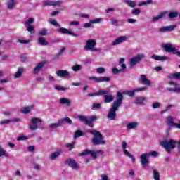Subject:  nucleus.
I'll return each mask as SVG.
<instances>
[{"mask_svg": "<svg viewBox=\"0 0 180 180\" xmlns=\"http://www.w3.org/2000/svg\"><path fill=\"white\" fill-rule=\"evenodd\" d=\"M43 121L40 118L34 117L31 120V122L28 124V127L32 130V131L34 130H37L39 129V126L37 125V123H41Z\"/></svg>", "mask_w": 180, "mask_h": 180, "instance_id": "8", "label": "nucleus"}, {"mask_svg": "<svg viewBox=\"0 0 180 180\" xmlns=\"http://www.w3.org/2000/svg\"><path fill=\"white\" fill-rule=\"evenodd\" d=\"M63 154V149L60 148L58 150L51 153L49 155V160L54 161V160H57L58 157H60Z\"/></svg>", "mask_w": 180, "mask_h": 180, "instance_id": "18", "label": "nucleus"}, {"mask_svg": "<svg viewBox=\"0 0 180 180\" xmlns=\"http://www.w3.org/2000/svg\"><path fill=\"white\" fill-rule=\"evenodd\" d=\"M150 4H153V0H148L146 1H143L139 4V6H143V5H150Z\"/></svg>", "mask_w": 180, "mask_h": 180, "instance_id": "47", "label": "nucleus"}, {"mask_svg": "<svg viewBox=\"0 0 180 180\" xmlns=\"http://www.w3.org/2000/svg\"><path fill=\"white\" fill-rule=\"evenodd\" d=\"M29 139V137L26 136H19L17 138V140L18 141H23V140H27Z\"/></svg>", "mask_w": 180, "mask_h": 180, "instance_id": "59", "label": "nucleus"}, {"mask_svg": "<svg viewBox=\"0 0 180 180\" xmlns=\"http://www.w3.org/2000/svg\"><path fill=\"white\" fill-rule=\"evenodd\" d=\"M168 78H169V79H180V72H176L170 75Z\"/></svg>", "mask_w": 180, "mask_h": 180, "instance_id": "38", "label": "nucleus"}, {"mask_svg": "<svg viewBox=\"0 0 180 180\" xmlns=\"http://www.w3.org/2000/svg\"><path fill=\"white\" fill-rule=\"evenodd\" d=\"M81 136H84V132H82V131L78 129L75 132L73 139L75 140V139H78V137H81Z\"/></svg>", "mask_w": 180, "mask_h": 180, "instance_id": "39", "label": "nucleus"}, {"mask_svg": "<svg viewBox=\"0 0 180 180\" xmlns=\"http://www.w3.org/2000/svg\"><path fill=\"white\" fill-rule=\"evenodd\" d=\"M53 1H44L43 5L44 6H52Z\"/></svg>", "mask_w": 180, "mask_h": 180, "instance_id": "61", "label": "nucleus"}, {"mask_svg": "<svg viewBox=\"0 0 180 180\" xmlns=\"http://www.w3.org/2000/svg\"><path fill=\"white\" fill-rule=\"evenodd\" d=\"M27 30V32H30V33H34L35 32L34 28L32 25L28 26Z\"/></svg>", "mask_w": 180, "mask_h": 180, "instance_id": "56", "label": "nucleus"}, {"mask_svg": "<svg viewBox=\"0 0 180 180\" xmlns=\"http://www.w3.org/2000/svg\"><path fill=\"white\" fill-rule=\"evenodd\" d=\"M71 68H72V71H74L75 72H77L81 71L82 70V65L76 64V65H72Z\"/></svg>", "mask_w": 180, "mask_h": 180, "instance_id": "37", "label": "nucleus"}, {"mask_svg": "<svg viewBox=\"0 0 180 180\" xmlns=\"http://www.w3.org/2000/svg\"><path fill=\"white\" fill-rule=\"evenodd\" d=\"M58 33H62V34H70V36H73V37H79V34L71 32L67 28L60 27L58 29Z\"/></svg>", "mask_w": 180, "mask_h": 180, "instance_id": "11", "label": "nucleus"}, {"mask_svg": "<svg viewBox=\"0 0 180 180\" xmlns=\"http://www.w3.org/2000/svg\"><path fill=\"white\" fill-rule=\"evenodd\" d=\"M62 124L60 123V120L58 121V122L51 123L49 125V129L51 130H54L56 129H58V127H61Z\"/></svg>", "mask_w": 180, "mask_h": 180, "instance_id": "28", "label": "nucleus"}, {"mask_svg": "<svg viewBox=\"0 0 180 180\" xmlns=\"http://www.w3.org/2000/svg\"><path fill=\"white\" fill-rule=\"evenodd\" d=\"M151 58L153 60H155V61H162L164 60H168V58L167 56H160L158 55H153L151 56Z\"/></svg>", "mask_w": 180, "mask_h": 180, "instance_id": "27", "label": "nucleus"}, {"mask_svg": "<svg viewBox=\"0 0 180 180\" xmlns=\"http://www.w3.org/2000/svg\"><path fill=\"white\" fill-rule=\"evenodd\" d=\"M64 51H65V47L61 48L60 51L56 54L55 56L56 58H58L59 57H61V56L64 54Z\"/></svg>", "mask_w": 180, "mask_h": 180, "instance_id": "42", "label": "nucleus"}, {"mask_svg": "<svg viewBox=\"0 0 180 180\" xmlns=\"http://www.w3.org/2000/svg\"><path fill=\"white\" fill-rule=\"evenodd\" d=\"M175 29H176V25H175L165 26L160 28L159 32H173Z\"/></svg>", "mask_w": 180, "mask_h": 180, "instance_id": "19", "label": "nucleus"}, {"mask_svg": "<svg viewBox=\"0 0 180 180\" xmlns=\"http://www.w3.org/2000/svg\"><path fill=\"white\" fill-rule=\"evenodd\" d=\"M54 89H56V91H67V89H68V88L63 87L61 86H55Z\"/></svg>", "mask_w": 180, "mask_h": 180, "instance_id": "49", "label": "nucleus"}, {"mask_svg": "<svg viewBox=\"0 0 180 180\" xmlns=\"http://www.w3.org/2000/svg\"><path fill=\"white\" fill-rule=\"evenodd\" d=\"M89 133L93 134V139L91 140L94 146H99L101 144H106V141L103 139V136L98 131L90 130Z\"/></svg>", "mask_w": 180, "mask_h": 180, "instance_id": "3", "label": "nucleus"}, {"mask_svg": "<svg viewBox=\"0 0 180 180\" xmlns=\"http://www.w3.org/2000/svg\"><path fill=\"white\" fill-rule=\"evenodd\" d=\"M146 101V97L140 96L135 99V105H141Z\"/></svg>", "mask_w": 180, "mask_h": 180, "instance_id": "32", "label": "nucleus"}, {"mask_svg": "<svg viewBox=\"0 0 180 180\" xmlns=\"http://www.w3.org/2000/svg\"><path fill=\"white\" fill-rule=\"evenodd\" d=\"M127 22H128V23L134 24V23H136V22H137V20L136 19H134V18H129L127 20Z\"/></svg>", "mask_w": 180, "mask_h": 180, "instance_id": "63", "label": "nucleus"}, {"mask_svg": "<svg viewBox=\"0 0 180 180\" xmlns=\"http://www.w3.org/2000/svg\"><path fill=\"white\" fill-rule=\"evenodd\" d=\"M167 13H168V11H167L160 13L158 15L159 18L162 19V18L165 17V15H167Z\"/></svg>", "mask_w": 180, "mask_h": 180, "instance_id": "52", "label": "nucleus"}, {"mask_svg": "<svg viewBox=\"0 0 180 180\" xmlns=\"http://www.w3.org/2000/svg\"><path fill=\"white\" fill-rule=\"evenodd\" d=\"M179 15V13L178 11H170L168 13L167 17L169 19H174L175 18H178Z\"/></svg>", "mask_w": 180, "mask_h": 180, "instance_id": "31", "label": "nucleus"}, {"mask_svg": "<svg viewBox=\"0 0 180 180\" xmlns=\"http://www.w3.org/2000/svg\"><path fill=\"white\" fill-rule=\"evenodd\" d=\"M25 69L23 68H18V71L14 74V78H20L22 77V74H23Z\"/></svg>", "mask_w": 180, "mask_h": 180, "instance_id": "29", "label": "nucleus"}, {"mask_svg": "<svg viewBox=\"0 0 180 180\" xmlns=\"http://www.w3.org/2000/svg\"><path fill=\"white\" fill-rule=\"evenodd\" d=\"M34 108V105H32L28 107H23L21 108V112L24 113L25 115H27V113H30V110Z\"/></svg>", "mask_w": 180, "mask_h": 180, "instance_id": "25", "label": "nucleus"}, {"mask_svg": "<svg viewBox=\"0 0 180 180\" xmlns=\"http://www.w3.org/2000/svg\"><path fill=\"white\" fill-rule=\"evenodd\" d=\"M15 6H16V1L15 0H8L6 8L8 11H12L15 9Z\"/></svg>", "mask_w": 180, "mask_h": 180, "instance_id": "20", "label": "nucleus"}, {"mask_svg": "<svg viewBox=\"0 0 180 180\" xmlns=\"http://www.w3.org/2000/svg\"><path fill=\"white\" fill-rule=\"evenodd\" d=\"M47 64V61L44 60L41 62H39L34 68L33 70V74L38 75L41 70L44 68V65Z\"/></svg>", "mask_w": 180, "mask_h": 180, "instance_id": "12", "label": "nucleus"}, {"mask_svg": "<svg viewBox=\"0 0 180 180\" xmlns=\"http://www.w3.org/2000/svg\"><path fill=\"white\" fill-rule=\"evenodd\" d=\"M141 91H147V87H139L131 91H128L127 92V95H128L130 97H133L134 96L136 92H141Z\"/></svg>", "mask_w": 180, "mask_h": 180, "instance_id": "17", "label": "nucleus"}, {"mask_svg": "<svg viewBox=\"0 0 180 180\" xmlns=\"http://www.w3.org/2000/svg\"><path fill=\"white\" fill-rule=\"evenodd\" d=\"M153 178L155 180H160V172L157 169L153 170Z\"/></svg>", "mask_w": 180, "mask_h": 180, "instance_id": "36", "label": "nucleus"}, {"mask_svg": "<svg viewBox=\"0 0 180 180\" xmlns=\"http://www.w3.org/2000/svg\"><path fill=\"white\" fill-rule=\"evenodd\" d=\"M60 120V123L62 124H64V123H68V124H71V123H72V120L71 119H70V117H67L63 119L59 120Z\"/></svg>", "mask_w": 180, "mask_h": 180, "instance_id": "34", "label": "nucleus"}, {"mask_svg": "<svg viewBox=\"0 0 180 180\" xmlns=\"http://www.w3.org/2000/svg\"><path fill=\"white\" fill-rule=\"evenodd\" d=\"M66 165H68L72 169H79V165L77 163V161L72 158L67 159L65 162Z\"/></svg>", "mask_w": 180, "mask_h": 180, "instance_id": "9", "label": "nucleus"}, {"mask_svg": "<svg viewBox=\"0 0 180 180\" xmlns=\"http://www.w3.org/2000/svg\"><path fill=\"white\" fill-rule=\"evenodd\" d=\"M38 43L40 46H47L49 42L42 37H38Z\"/></svg>", "mask_w": 180, "mask_h": 180, "instance_id": "33", "label": "nucleus"}, {"mask_svg": "<svg viewBox=\"0 0 180 180\" xmlns=\"http://www.w3.org/2000/svg\"><path fill=\"white\" fill-rule=\"evenodd\" d=\"M56 75L58 77H61L62 78H71L70 75V72L64 70H60L56 71Z\"/></svg>", "mask_w": 180, "mask_h": 180, "instance_id": "16", "label": "nucleus"}, {"mask_svg": "<svg viewBox=\"0 0 180 180\" xmlns=\"http://www.w3.org/2000/svg\"><path fill=\"white\" fill-rule=\"evenodd\" d=\"M111 23L112 25H117V20L116 18H111Z\"/></svg>", "mask_w": 180, "mask_h": 180, "instance_id": "64", "label": "nucleus"}, {"mask_svg": "<svg viewBox=\"0 0 180 180\" xmlns=\"http://www.w3.org/2000/svg\"><path fill=\"white\" fill-rule=\"evenodd\" d=\"M148 154V157H158V155H160V153L157 151H151L148 153H146Z\"/></svg>", "mask_w": 180, "mask_h": 180, "instance_id": "44", "label": "nucleus"}, {"mask_svg": "<svg viewBox=\"0 0 180 180\" xmlns=\"http://www.w3.org/2000/svg\"><path fill=\"white\" fill-rule=\"evenodd\" d=\"M33 22H34V18H30L24 22V25L25 26H30V25H32V23H33Z\"/></svg>", "mask_w": 180, "mask_h": 180, "instance_id": "43", "label": "nucleus"}, {"mask_svg": "<svg viewBox=\"0 0 180 180\" xmlns=\"http://www.w3.org/2000/svg\"><path fill=\"white\" fill-rule=\"evenodd\" d=\"M137 127H139V122H129L127 124V130L137 129Z\"/></svg>", "mask_w": 180, "mask_h": 180, "instance_id": "24", "label": "nucleus"}, {"mask_svg": "<svg viewBox=\"0 0 180 180\" xmlns=\"http://www.w3.org/2000/svg\"><path fill=\"white\" fill-rule=\"evenodd\" d=\"M38 34L40 35V36H46L47 35V30L46 29H42L41 30L39 31Z\"/></svg>", "mask_w": 180, "mask_h": 180, "instance_id": "48", "label": "nucleus"}, {"mask_svg": "<svg viewBox=\"0 0 180 180\" xmlns=\"http://www.w3.org/2000/svg\"><path fill=\"white\" fill-rule=\"evenodd\" d=\"M162 47H163L164 50L167 53H175L176 51V49L174 47L172 44H162Z\"/></svg>", "mask_w": 180, "mask_h": 180, "instance_id": "15", "label": "nucleus"}, {"mask_svg": "<svg viewBox=\"0 0 180 180\" xmlns=\"http://www.w3.org/2000/svg\"><path fill=\"white\" fill-rule=\"evenodd\" d=\"M60 105H65L67 106H71V101L66 98H61L59 101Z\"/></svg>", "mask_w": 180, "mask_h": 180, "instance_id": "26", "label": "nucleus"}, {"mask_svg": "<svg viewBox=\"0 0 180 180\" xmlns=\"http://www.w3.org/2000/svg\"><path fill=\"white\" fill-rule=\"evenodd\" d=\"M144 58V54H138L134 57H132L129 60V67L130 68H134L137 64H140L141 60Z\"/></svg>", "mask_w": 180, "mask_h": 180, "instance_id": "5", "label": "nucleus"}, {"mask_svg": "<svg viewBox=\"0 0 180 180\" xmlns=\"http://www.w3.org/2000/svg\"><path fill=\"white\" fill-rule=\"evenodd\" d=\"M166 124L170 127H174L176 126V123L174 121V118L171 116H168L166 118Z\"/></svg>", "mask_w": 180, "mask_h": 180, "instance_id": "23", "label": "nucleus"}, {"mask_svg": "<svg viewBox=\"0 0 180 180\" xmlns=\"http://www.w3.org/2000/svg\"><path fill=\"white\" fill-rule=\"evenodd\" d=\"M149 156L147 153H143L140 155L141 164L143 168H146V166L148 162H150Z\"/></svg>", "mask_w": 180, "mask_h": 180, "instance_id": "13", "label": "nucleus"}, {"mask_svg": "<svg viewBox=\"0 0 180 180\" xmlns=\"http://www.w3.org/2000/svg\"><path fill=\"white\" fill-rule=\"evenodd\" d=\"M0 157H9V155L8 153H6V150H4L2 147L0 146Z\"/></svg>", "mask_w": 180, "mask_h": 180, "instance_id": "40", "label": "nucleus"}, {"mask_svg": "<svg viewBox=\"0 0 180 180\" xmlns=\"http://www.w3.org/2000/svg\"><path fill=\"white\" fill-rule=\"evenodd\" d=\"M97 74H103L105 72V68H98L96 70Z\"/></svg>", "mask_w": 180, "mask_h": 180, "instance_id": "53", "label": "nucleus"}, {"mask_svg": "<svg viewBox=\"0 0 180 180\" xmlns=\"http://www.w3.org/2000/svg\"><path fill=\"white\" fill-rule=\"evenodd\" d=\"M127 147V142H126V141H122V148L123 150V153L124 154V155H129V153L127 150H126Z\"/></svg>", "mask_w": 180, "mask_h": 180, "instance_id": "30", "label": "nucleus"}, {"mask_svg": "<svg viewBox=\"0 0 180 180\" xmlns=\"http://www.w3.org/2000/svg\"><path fill=\"white\" fill-rule=\"evenodd\" d=\"M123 93H117V99L113 101L112 106L108 110V113L107 115V117L110 120H116V112H117V110H119V108L122 106V103H123Z\"/></svg>", "mask_w": 180, "mask_h": 180, "instance_id": "1", "label": "nucleus"}, {"mask_svg": "<svg viewBox=\"0 0 180 180\" xmlns=\"http://www.w3.org/2000/svg\"><path fill=\"white\" fill-rule=\"evenodd\" d=\"M88 79L89 81H94V82H109L110 81V77H92L90 76L88 77Z\"/></svg>", "mask_w": 180, "mask_h": 180, "instance_id": "10", "label": "nucleus"}, {"mask_svg": "<svg viewBox=\"0 0 180 180\" xmlns=\"http://www.w3.org/2000/svg\"><path fill=\"white\" fill-rule=\"evenodd\" d=\"M96 46V41L95 39H89L86 42V45L84 47V50L90 51H97L98 49H95Z\"/></svg>", "mask_w": 180, "mask_h": 180, "instance_id": "7", "label": "nucleus"}, {"mask_svg": "<svg viewBox=\"0 0 180 180\" xmlns=\"http://www.w3.org/2000/svg\"><path fill=\"white\" fill-rule=\"evenodd\" d=\"M127 40V36H121L116 38L114 41L111 43V46H119V44H122V43H124Z\"/></svg>", "mask_w": 180, "mask_h": 180, "instance_id": "14", "label": "nucleus"}, {"mask_svg": "<svg viewBox=\"0 0 180 180\" xmlns=\"http://www.w3.org/2000/svg\"><path fill=\"white\" fill-rule=\"evenodd\" d=\"M11 120H3L0 122L1 124H9V123H11Z\"/></svg>", "mask_w": 180, "mask_h": 180, "instance_id": "62", "label": "nucleus"}, {"mask_svg": "<svg viewBox=\"0 0 180 180\" xmlns=\"http://www.w3.org/2000/svg\"><path fill=\"white\" fill-rule=\"evenodd\" d=\"M125 4L128 5L130 8H136L137 4L134 1L131 0H124Z\"/></svg>", "mask_w": 180, "mask_h": 180, "instance_id": "35", "label": "nucleus"}, {"mask_svg": "<svg viewBox=\"0 0 180 180\" xmlns=\"http://www.w3.org/2000/svg\"><path fill=\"white\" fill-rule=\"evenodd\" d=\"M61 5V1H52V6H58Z\"/></svg>", "mask_w": 180, "mask_h": 180, "instance_id": "60", "label": "nucleus"}, {"mask_svg": "<svg viewBox=\"0 0 180 180\" xmlns=\"http://www.w3.org/2000/svg\"><path fill=\"white\" fill-rule=\"evenodd\" d=\"M91 155L93 158H98V154H103V150H85L81 153L79 154V157H82V155Z\"/></svg>", "mask_w": 180, "mask_h": 180, "instance_id": "6", "label": "nucleus"}, {"mask_svg": "<svg viewBox=\"0 0 180 180\" xmlns=\"http://www.w3.org/2000/svg\"><path fill=\"white\" fill-rule=\"evenodd\" d=\"M112 101H115V96L113 95H104L103 96V102L104 103H111Z\"/></svg>", "mask_w": 180, "mask_h": 180, "instance_id": "22", "label": "nucleus"}, {"mask_svg": "<svg viewBox=\"0 0 180 180\" xmlns=\"http://www.w3.org/2000/svg\"><path fill=\"white\" fill-rule=\"evenodd\" d=\"M69 25L70 26H79L80 23L79 21H70Z\"/></svg>", "mask_w": 180, "mask_h": 180, "instance_id": "54", "label": "nucleus"}, {"mask_svg": "<svg viewBox=\"0 0 180 180\" xmlns=\"http://www.w3.org/2000/svg\"><path fill=\"white\" fill-rule=\"evenodd\" d=\"M77 118L79 120V122H83V123H85V124L89 127H94V123H92V122H95V120L97 119L96 116L95 115H93L89 118L84 115H77Z\"/></svg>", "mask_w": 180, "mask_h": 180, "instance_id": "4", "label": "nucleus"}, {"mask_svg": "<svg viewBox=\"0 0 180 180\" xmlns=\"http://www.w3.org/2000/svg\"><path fill=\"white\" fill-rule=\"evenodd\" d=\"M141 12V11H140V9L135 8V9L132 10L131 13H132V15H135L136 16H137V15H140Z\"/></svg>", "mask_w": 180, "mask_h": 180, "instance_id": "51", "label": "nucleus"}, {"mask_svg": "<svg viewBox=\"0 0 180 180\" xmlns=\"http://www.w3.org/2000/svg\"><path fill=\"white\" fill-rule=\"evenodd\" d=\"M140 81L144 84V85H147L148 86H150L151 85V81L150 79H147V77L146 75H140Z\"/></svg>", "mask_w": 180, "mask_h": 180, "instance_id": "21", "label": "nucleus"}, {"mask_svg": "<svg viewBox=\"0 0 180 180\" xmlns=\"http://www.w3.org/2000/svg\"><path fill=\"white\" fill-rule=\"evenodd\" d=\"M101 180H110V179H109V176H108V175L102 174H101Z\"/></svg>", "mask_w": 180, "mask_h": 180, "instance_id": "55", "label": "nucleus"}, {"mask_svg": "<svg viewBox=\"0 0 180 180\" xmlns=\"http://www.w3.org/2000/svg\"><path fill=\"white\" fill-rule=\"evenodd\" d=\"M160 107H161V103H160L158 102H154L152 104V108L153 109H160Z\"/></svg>", "mask_w": 180, "mask_h": 180, "instance_id": "46", "label": "nucleus"}, {"mask_svg": "<svg viewBox=\"0 0 180 180\" xmlns=\"http://www.w3.org/2000/svg\"><path fill=\"white\" fill-rule=\"evenodd\" d=\"M160 144L165 150L167 154H171L172 150L176 147L177 144V153L180 155V140L176 141L172 139H165L160 141Z\"/></svg>", "mask_w": 180, "mask_h": 180, "instance_id": "2", "label": "nucleus"}, {"mask_svg": "<svg viewBox=\"0 0 180 180\" xmlns=\"http://www.w3.org/2000/svg\"><path fill=\"white\" fill-rule=\"evenodd\" d=\"M112 74H114V75H117V74H119V72H122V71H123V70H122V69H117V68H112Z\"/></svg>", "mask_w": 180, "mask_h": 180, "instance_id": "50", "label": "nucleus"}, {"mask_svg": "<svg viewBox=\"0 0 180 180\" xmlns=\"http://www.w3.org/2000/svg\"><path fill=\"white\" fill-rule=\"evenodd\" d=\"M101 103H94L93 104L91 109L92 110H98V109H101Z\"/></svg>", "mask_w": 180, "mask_h": 180, "instance_id": "45", "label": "nucleus"}, {"mask_svg": "<svg viewBox=\"0 0 180 180\" xmlns=\"http://www.w3.org/2000/svg\"><path fill=\"white\" fill-rule=\"evenodd\" d=\"M50 22H51V25H53V26H56V27L59 26L58 22H57V21L54 19H51Z\"/></svg>", "mask_w": 180, "mask_h": 180, "instance_id": "58", "label": "nucleus"}, {"mask_svg": "<svg viewBox=\"0 0 180 180\" xmlns=\"http://www.w3.org/2000/svg\"><path fill=\"white\" fill-rule=\"evenodd\" d=\"M65 147H67L69 149V151H71L74 148V143H67L65 145Z\"/></svg>", "mask_w": 180, "mask_h": 180, "instance_id": "57", "label": "nucleus"}, {"mask_svg": "<svg viewBox=\"0 0 180 180\" xmlns=\"http://www.w3.org/2000/svg\"><path fill=\"white\" fill-rule=\"evenodd\" d=\"M102 20H103L102 18H94V19L90 20L89 23H91V25H96V23H101Z\"/></svg>", "mask_w": 180, "mask_h": 180, "instance_id": "41", "label": "nucleus"}]
</instances>
